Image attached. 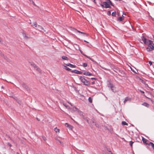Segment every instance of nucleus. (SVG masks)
Here are the masks:
<instances>
[{
  "label": "nucleus",
  "mask_w": 154,
  "mask_h": 154,
  "mask_svg": "<svg viewBox=\"0 0 154 154\" xmlns=\"http://www.w3.org/2000/svg\"><path fill=\"white\" fill-rule=\"evenodd\" d=\"M107 14L108 15H111V11H108V12H107Z\"/></svg>",
  "instance_id": "33"
},
{
  "label": "nucleus",
  "mask_w": 154,
  "mask_h": 154,
  "mask_svg": "<svg viewBox=\"0 0 154 154\" xmlns=\"http://www.w3.org/2000/svg\"><path fill=\"white\" fill-rule=\"evenodd\" d=\"M108 87L110 88L113 92H115L116 91V87L112 84L109 83L108 84Z\"/></svg>",
  "instance_id": "3"
},
{
  "label": "nucleus",
  "mask_w": 154,
  "mask_h": 154,
  "mask_svg": "<svg viewBox=\"0 0 154 154\" xmlns=\"http://www.w3.org/2000/svg\"><path fill=\"white\" fill-rule=\"evenodd\" d=\"M84 56H86L87 58H88L89 59L93 61V60L92 59H91V58L90 57H88V56L86 55H85V54H83Z\"/></svg>",
  "instance_id": "32"
},
{
  "label": "nucleus",
  "mask_w": 154,
  "mask_h": 154,
  "mask_svg": "<svg viewBox=\"0 0 154 154\" xmlns=\"http://www.w3.org/2000/svg\"><path fill=\"white\" fill-rule=\"evenodd\" d=\"M142 105L146 107H148L149 105L148 104L146 103H143Z\"/></svg>",
  "instance_id": "22"
},
{
  "label": "nucleus",
  "mask_w": 154,
  "mask_h": 154,
  "mask_svg": "<svg viewBox=\"0 0 154 154\" xmlns=\"http://www.w3.org/2000/svg\"><path fill=\"white\" fill-rule=\"evenodd\" d=\"M94 83H95V82H94V81H93V82H92V85L94 84Z\"/></svg>",
  "instance_id": "44"
},
{
  "label": "nucleus",
  "mask_w": 154,
  "mask_h": 154,
  "mask_svg": "<svg viewBox=\"0 0 154 154\" xmlns=\"http://www.w3.org/2000/svg\"><path fill=\"white\" fill-rule=\"evenodd\" d=\"M64 69L67 71H70L71 70V69H69V67H67L66 66H64Z\"/></svg>",
  "instance_id": "26"
},
{
  "label": "nucleus",
  "mask_w": 154,
  "mask_h": 154,
  "mask_svg": "<svg viewBox=\"0 0 154 154\" xmlns=\"http://www.w3.org/2000/svg\"><path fill=\"white\" fill-rule=\"evenodd\" d=\"M37 119L38 120V121H40V120L39 119H38V118H37Z\"/></svg>",
  "instance_id": "49"
},
{
  "label": "nucleus",
  "mask_w": 154,
  "mask_h": 154,
  "mask_svg": "<svg viewBox=\"0 0 154 154\" xmlns=\"http://www.w3.org/2000/svg\"><path fill=\"white\" fill-rule=\"evenodd\" d=\"M1 53H2L1 52V51H0V54H1Z\"/></svg>",
  "instance_id": "52"
},
{
  "label": "nucleus",
  "mask_w": 154,
  "mask_h": 154,
  "mask_svg": "<svg viewBox=\"0 0 154 154\" xmlns=\"http://www.w3.org/2000/svg\"><path fill=\"white\" fill-rule=\"evenodd\" d=\"M134 143V142L132 141H131L130 142V146H132V144H133Z\"/></svg>",
  "instance_id": "34"
},
{
  "label": "nucleus",
  "mask_w": 154,
  "mask_h": 154,
  "mask_svg": "<svg viewBox=\"0 0 154 154\" xmlns=\"http://www.w3.org/2000/svg\"><path fill=\"white\" fill-rule=\"evenodd\" d=\"M63 104L66 108H67V107H68V106L66 104H65L64 103H63Z\"/></svg>",
  "instance_id": "36"
},
{
  "label": "nucleus",
  "mask_w": 154,
  "mask_h": 154,
  "mask_svg": "<svg viewBox=\"0 0 154 154\" xmlns=\"http://www.w3.org/2000/svg\"><path fill=\"white\" fill-rule=\"evenodd\" d=\"M135 73H137L136 72H135Z\"/></svg>",
  "instance_id": "54"
},
{
  "label": "nucleus",
  "mask_w": 154,
  "mask_h": 154,
  "mask_svg": "<svg viewBox=\"0 0 154 154\" xmlns=\"http://www.w3.org/2000/svg\"><path fill=\"white\" fill-rule=\"evenodd\" d=\"M22 86L23 88H24L26 89L27 91H28V90H29V89L28 87L25 84H24V83L23 84Z\"/></svg>",
  "instance_id": "15"
},
{
  "label": "nucleus",
  "mask_w": 154,
  "mask_h": 154,
  "mask_svg": "<svg viewBox=\"0 0 154 154\" xmlns=\"http://www.w3.org/2000/svg\"><path fill=\"white\" fill-rule=\"evenodd\" d=\"M87 63H83V66L84 67H86L87 66Z\"/></svg>",
  "instance_id": "28"
},
{
  "label": "nucleus",
  "mask_w": 154,
  "mask_h": 154,
  "mask_svg": "<svg viewBox=\"0 0 154 154\" xmlns=\"http://www.w3.org/2000/svg\"><path fill=\"white\" fill-rule=\"evenodd\" d=\"M142 40L144 43L148 45L146 48V50L148 51H150L153 50L154 49V43L153 41L147 40L144 36H143Z\"/></svg>",
  "instance_id": "1"
},
{
  "label": "nucleus",
  "mask_w": 154,
  "mask_h": 154,
  "mask_svg": "<svg viewBox=\"0 0 154 154\" xmlns=\"http://www.w3.org/2000/svg\"><path fill=\"white\" fill-rule=\"evenodd\" d=\"M69 104H70L71 106H72L71 104L70 103H68Z\"/></svg>",
  "instance_id": "51"
},
{
  "label": "nucleus",
  "mask_w": 154,
  "mask_h": 154,
  "mask_svg": "<svg viewBox=\"0 0 154 154\" xmlns=\"http://www.w3.org/2000/svg\"><path fill=\"white\" fill-rule=\"evenodd\" d=\"M55 129V131L56 132H59V131H60V130L59 129H57V128H54Z\"/></svg>",
  "instance_id": "29"
},
{
  "label": "nucleus",
  "mask_w": 154,
  "mask_h": 154,
  "mask_svg": "<svg viewBox=\"0 0 154 154\" xmlns=\"http://www.w3.org/2000/svg\"><path fill=\"white\" fill-rule=\"evenodd\" d=\"M76 30L77 31V32L83 34V35L84 36H88V34L85 33L81 32L78 30H77V29H76Z\"/></svg>",
  "instance_id": "10"
},
{
  "label": "nucleus",
  "mask_w": 154,
  "mask_h": 154,
  "mask_svg": "<svg viewBox=\"0 0 154 154\" xmlns=\"http://www.w3.org/2000/svg\"><path fill=\"white\" fill-rule=\"evenodd\" d=\"M103 4L105 5L104 8H110L111 7L110 5L107 2H103Z\"/></svg>",
  "instance_id": "6"
},
{
  "label": "nucleus",
  "mask_w": 154,
  "mask_h": 154,
  "mask_svg": "<svg viewBox=\"0 0 154 154\" xmlns=\"http://www.w3.org/2000/svg\"><path fill=\"white\" fill-rule=\"evenodd\" d=\"M84 42H87V43H88V42H87V41H85H85H84Z\"/></svg>",
  "instance_id": "48"
},
{
  "label": "nucleus",
  "mask_w": 154,
  "mask_h": 154,
  "mask_svg": "<svg viewBox=\"0 0 154 154\" xmlns=\"http://www.w3.org/2000/svg\"><path fill=\"white\" fill-rule=\"evenodd\" d=\"M88 100L90 103H91L92 102V99L91 97L88 98Z\"/></svg>",
  "instance_id": "30"
},
{
  "label": "nucleus",
  "mask_w": 154,
  "mask_h": 154,
  "mask_svg": "<svg viewBox=\"0 0 154 154\" xmlns=\"http://www.w3.org/2000/svg\"><path fill=\"white\" fill-rule=\"evenodd\" d=\"M89 124V121L87 119V118L86 117V119H84Z\"/></svg>",
  "instance_id": "38"
},
{
  "label": "nucleus",
  "mask_w": 154,
  "mask_h": 154,
  "mask_svg": "<svg viewBox=\"0 0 154 154\" xmlns=\"http://www.w3.org/2000/svg\"><path fill=\"white\" fill-rule=\"evenodd\" d=\"M32 3H33V5H35L34 3L33 2Z\"/></svg>",
  "instance_id": "50"
},
{
  "label": "nucleus",
  "mask_w": 154,
  "mask_h": 154,
  "mask_svg": "<svg viewBox=\"0 0 154 154\" xmlns=\"http://www.w3.org/2000/svg\"><path fill=\"white\" fill-rule=\"evenodd\" d=\"M122 125H128V124L125 121H122Z\"/></svg>",
  "instance_id": "25"
},
{
  "label": "nucleus",
  "mask_w": 154,
  "mask_h": 154,
  "mask_svg": "<svg viewBox=\"0 0 154 154\" xmlns=\"http://www.w3.org/2000/svg\"><path fill=\"white\" fill-rule=\"evenodd\" d=\"M112 15L113 17H115L116 15V11L113 12L112 14Z\"/></svg>",
  "instance_id": "27"
},
{
  "label": "nucleus",
  "mask_w": 154,
  "mask_h": 154,
  "mask_svg": "<svg viewBox=\"0 0 154 154\" xmlns=\"http://www.w3.org/2000/svg\"><path fill=\"white\" fill-rule=\"evenodd\" d=\"M31 65L33 67H34L35 69L37 71H38L39 73H41V71L40 68H38L36 65L33 63H31Z\"/></svg>",
  "instance_id": "4"
},
{
  "label": "nucleus",
  "mask_w": 154,
  "mask_h": 154,
  "mask_svg": "<svg viewBox=\"0 0 154 154\" xmlns=\"http://www.w3.org/2000/svg\"><path fill=\"white\" fill-rule=\"evenodd\" d=\"M74 72L75 73L79 74H81L82 73V72L80 71H79L77 70H75L74 71Z\"/></svg>",
  "instance_id": "13"
},
{
  "label": "nucleus",
  "mask_w": 154,
  "mask_h": 154,
  "mask_svg": "<svg viewBox=\"0 0 154 154\" xmlns=\"http://www.w3.org/2000/svg\"><path fill=\"white\" fill-rule=\"evenodd\" d=\"M95 125L97 127L98 126V125L96 124H95Z\"/></svg>",
  "instance_id": "47"
},
{
  "label": "nucleus",
  "mask_w": 154,
  "mask_h": 154,
  "mask_svg": "<svg viewBox=\"0 0 154 154\" xmlns=\"http://www.w3.org/2000/svg\"><path fill=\"white\" fill-rule=\"evenodd\" d=\"M65 125L70 130H72L73 128V127L72 126L70 125L68 123H65Z\"/></svg>",
  "instance_id": "8"
},
{
  "label": "nucleus",
  "mask_w": 154,
  "mask_h": 154,
  "mask_svg": "<svg viewBox=\"0 0 154 154\" xmlns=\"http://www.w3.org/2000/svg\"><path fill=\"white\" fill-rule=\"evenodd\" d=\"M38 29L39 30H44V28L41 26L38 25Z\"/></svg>",
  "instance_id": "23"
},
{
  "label": "nucleus",
  "mask_w": 154,
  "mask_h": 154,
  "mask_svg": "<svg viewBox=\"0 0 154 154\" xmlns=\"http://www.w3.org/2000/svg\"><path fill=\"white\" fill-rule=\"evenodd\" d=\"M83 74L86 75H92L91 73H90L89 72H85L83 73Z\"/></svg>",
  "instance_id": "11"
},
{
  "label": "nucleus",
  "mask_w": 154,
  "mask_h": 154,
  "mask_svg": "<svg viewBox=\"0 0 154 154\" xmlns=\"http://www.w3.org/2000/svg\"><path fill=\"white\" fill-rule=\"evenodd\" d=\"M1 56L3 57L5 60L7 61H8V59L7 57L6 56H5L3 53H1Z\"/></svg>",
  "instance_id": "18"
},
{
  "label": "nucleus",
  "mask_w": 154,
  "mask_h": 154,
  "mask_svg": "<svg viewBox=\"0 0 154 154\" xmlns=\"http://www.w3.org/2000/svg\"><path fill=\"white\" fill-rule=\"evenodd\" d=\"M84 56H86L87 58H88L89 59L93 61V60L92 59H91V58L90 57H88V56L86 55H85V54H83Z\"/></svg>",
  "instance_id": "31"
},
{
  "label": "nucleus",
  "mask_w": 154,
  "mask_h": 154,
  "mask_svg": "<svg viewBox=\"0 0 154 154\" xmlns=\"http://www.w3.org/2000/svg\"><path fill=\"white\" fill-rule=\"evenodd\" d=\"M131 69L134 72H135V71L130 66H129Z\"/></svg>",
  "instance_id": "35"
},
{
  "label": "nucleus",
  "mask_w": 154,
  "mask_h": 154,
  "mask_svg": "<svg viewBox=\"0 0 154 154\" xmlns=\"http://www.w3.org/2000/svg\"><path fill=\"white\" fill-rule=\"evenodd\" d=\"M75 108L76 109V110L78 111L79 112V113L80 116H81L82 118L84 119H86V117H85V116L83 115V113L82 112L79 111V109H77L76 107H75Z\"/></svg>",
  "instance_id": "5"
},
{
  "label": "nucleus",
  "mask_w": 154,
  "mask_h": 154,
  "mask_svg": "<svg viewBox=\"0 0 154 154\" xmlns=\"http://www.w3.org/2000/svg\"><path fill=\"white\" fill-rule=\"evenodd\" d=\"M66 65L71 68H74L75 67V65L72 64L70 63H68L67 64H66Z\"/></svg>",
  "instance_id": "19"
},
{
  "label": "nucleus",
  "mask_w": 154,
  "mask_h": 154,
  "mask_svg": "<svg viewBox=\"0 0 154 154\" xmlns=\"http://www.w3.org/2000/svg\"><path fill=\"white\" fill-rule=\"evenodd\" d=\"M32 26H33V27H37V23L36 22H35L33 23V24L32 25Z\"/></svg>",
  "instance_id": "24"
},
{
  "label": "nucleus",
  "mask_w": 154,
  "mask_h": 154,
  "mask_svg": "<svg viewBox=\"0 0 154 154\" xmlns=\"http://www.w3.org/2000/svg\"><path fill=\"white\" fill-rule=\"evenodd\" d=\"M147 145L149 146H151L152 148H153V149H154V144L152 143L149 142Z\"/></svg>",
  "instance_id": "12"
},
{
  "label": "nucleus",
  "mask_w": 154,
  "mask_h": 154,
  "mask_svg": "<svg viewBox=\"0 0 154 154\" xmlns=\"http://www.w3.org/2000/svg\"><path fill=\"white\" fill-rule=\"evenodd\" d=\"M149 63L150 65H151L152 64V62L150 61H149Z\"/></svg>",
  "instance_id": "39"
},
{
  "label": "nucleus",
  "mask_w": 154,
  "mask_h": 154,
  "mask_svg": "<svg viewBox=\"0 0 154 154\" xmlns=\"http://www.w3.org/2000/svg\"><path fill=\"white\" fill-rule=\"evenodd\" d=\"M43 139L44 140H46V138L45 137H43Z\"/></svg>",
  "instance_id": "42"
},
{
  "label": "nucleus",
  "mask_w": 154,
  "mask_h": 154,
  "mask_svg": "<svg viewBox=\"0 0 154 154\" xmlns=\"http://www.w3.org/2000/svg\"><path fill=\"white\" fill-rule=\"evenodd\" d=\"M79 79L84 85L86 86H88L90 85V82L86 80L84 77L81 76L80 77Z\"/></svg>",
  "instance_id": "2"
},
{
  "label": "nucleus",
  "mask_w": 154,
  "mask_h": 154,
  "mask_svg": "<svg viewBox=\"0 0 154 154\" xmlns=\"http://www.w3.org/2000/svg\"><path fill=\"white\" fill-rule=\"evenodd\" d=\"M91 79H94V80H97V79L96 78H94V77L91 78Z\"/></svg>",
  "instance_id": "40"
},
{
  "label": "nucleus",
  "mask_w": 154,
  "mask_h": 154,
  "mask_svg": "<svg viewBox=\"0 0 154 154\" xmlns=\"http://www.w3.org/2000/svg\"><path fill=\"white\" fill-rule=\"evenodd\" d=\"M142 141L144 143L146 144H148L149 142V141L143 137H142Z\"/></svg>",
  "instance_id": "9"
},
{
  "label": "nucleus",
  "mask_w": 154,
  "mask_h": 154,
  "mask_svg": "<svg viewBox=\"0 0 154 154\" xmlns=\"http://www.w3.org/2000/svg\"><path fill=\"white\" fill-rule=\"evenodd\" d=\"M137 80L138 82H141L142 83L143 82V80L138 77H137L135 76V80Z\"/></svg>",
  "instance_id": "7"
},
{
  "label": "nucleus",
  "mask_w": 154,
  "mask_h": 154,
  "mask_svg": "<svg viewBox=\"0 0 154 154\" xmlns=\"http://www.w3.org/2000/svg\"><path fill=\"white\" fill-rule=\"evenodd\" d=\"M111 154H113L112 153H111Z\"/></svg>",
  "instance_id": "55"
},
{
  "label": "nucleus",
  "mask_w": 154,
  "mask_h": 154,
  "mask_svg": "<svg viewBox=\"0 0 154 154\" xmlns=\"http://www.w3.org/2000/svg\"><path fill=\"white\" fill-rule=\"evenodd\" d=\"M100 6H101L102 8H103L104 7V4H100Z\"/></svg>",
  "instance_id": "41"
},
{
  "label": "nucleus",
  "mask_w": 154,
  "mask_h": 154,
  "mask_svg": "<svg viewBox=\"0 0 154 154\" xmlns=\"http://www.w3.org/2000/svg\"><path fill=\"white\" fill-rule=\"evenodd\" d=\"M140 91V92H141L142 93H143V94L144 93V92L143 91Z\"/></svg>",
  "instance_id": "46"
},
{
  "label": "nucleus",
  "mask_w": 154,
  "mask_h": 154,
  "mask_svg": "<svg viewBox=\"0 0 154 154\" xmlns=\"http://www.w3.org/2000/svg\"><path fill=\"white\" fill-rule=\"evenodd\" d=\"M123 17L124 16L122 15V17H120L118 18L117 20L120 21H122L124 19Z\"/></svg>",
  "instance_id": "16"
},
{
  "label": "nucleus",
  "mask_w": 154,
  "mask_h": 154,
  "mask_svg": "<svg viewBox=\"0 0 154 154\" xmlns=\"http://www.w3.org/2000/svg\"><path fill=\"white\" fill-rule=\"evenodd\" d=\"M58 142H59L60 144H61V141L60 140H58Z\"/></svg>",
  "instance_id": "45"
},
{
  "label": "nucleus",
  "mask_w": 154,
  "mask_h": 154,
  "mask_svg": "<svg viewBox=\"0 0 154 154\" xmlns=\"http://www.w3.org/2000/svg\"><path fill=\"white\" fill-rule=\"evenodd\" d=\"M91 120H92V122L93 123H95V120H94V119H91Z\"/></svg>",
  "instance_id": "37"
},
{
  "label": "nucleus",
  "mask_w": 154,
  "mask_h": 154,
  "mask_svg": "<svg viewBox=\"0 0 154 154\" xmlns=\"http://www.w3.org/2000/svg\"><path fill=\"white\" fill-rule=\"evenodd\" d=\"M107 3H108L110 5L112 6H114L112 4V3L111 2L110 0H107Z\"/></svg>",
  "instance_id": "21"
},
{
  "label": "nucleus",
  "mask_w": 154,
  "mask_h": 154,
  "mask_svg": "<svg viewBox=\"0 0 154 154\" xmlns=\"http://www.w3.org/2000/svg\"><path fill=\"white\" fill-rule=\"evenodd\" d=\"M8 145L10 147L11 146V145L10 143H8Z\"/></svg>",
  "instance_id": "43"
},
{
  "label": "nucleus",
  "mask_w": 154,
  "mask_h": 154,
  "mask_svg": "<svg viewBox=\"0 0 154 154\" xmlns=\"http://www.w3.org/2000/svg\"><path fill=\"white\" fill-rule=\"evenodd\" d=\"M23 37L25 39H27L30 38L29 37L27 36V35L25 33L23 32Z\"/></svg>",
  "instance_id": "17"
},
{
  "label": "nucleus",
  "mask_w": 154,
  "mask_h": 154,
  "mask_svg": "<svg viewBox=\"0 0 154 154\" xmlns=\"http://www.w3.org/2000/svg\"><path fill=\"white\" fill-rule=\"evenodd\" d=\"M62 59L63 60H69L68 58L65 56H62Z\"/></svg>",
  "instance_id": "20"
},
{
  "label": "nucleus",
  "mask_w": 154,
  "mask_h": 154,
  "mask_svg": "<svg viewBox=\"0 0 154 154\" xmlns=\"http://www.w3.org/2000/svg\"><path fill=\"white\" fill-rule=\"evenodd\" d=\"M127 101H129L130 102L131 101V98L128 97H126L124 101V104H125V103Z\"/></svg>",
  "instance_id": "14"
},
{
  "label": "nucleus",
  "mask_w": 154,
  "mask_h": 154,
  "mask_svg": "<svg viewBox=\"0 0 154 154\" xmlns=\"http://www.w3.org/2000/svg\"><path fill=\"white\" fill-rule=\"evenodd\" d=\"M17 154H20L18 152H17Z\"/></svg>",
  "instance_id": "53"
}]
</instances>
